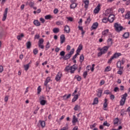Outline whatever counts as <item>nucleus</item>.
<instances>
[{"label": "nucleus", "mask_w": 130, "mask_h": 130, "mask_svg": "<svg viewBox=\"0 0 130 130\" xmlns=\"http://www.w3.org/2000/svg\"><path fill=\"white\" fill-rule=\"evenodd\" d=\"M24 37V34H21L20 35H18L17 36V39L18 40H22V38Z\"/></svg>", "instance_id": "obj_27"}, {"label": "nucleus", "mask_w": 130, "mask_h": 130, "mask_svg": "<svg viewBox=\"0 0 130 130\" xmlns=\"http://www.w3.org/2000/svg\"><path fill=\"white\" fill-rule=\"evenodd\" d=\"M98 102H99V101L98 100V98H95L93 100V103H92V105H95V104H98Z\"/></svg>", "instance_id": "obj_25"}, {"label": "nucleus", "mask_w": 130, "mask_h": 130, "mask_svg": "<svg viewBox=\"0 0 130 130\" xmlns=\"http://www.w3.org/2000/svg\"><path fill=\"white\" fill-rule=\"evenodd\" d=\"M33 53L36 55V54H37V53H38V49L37 48H35L34 50H33Z\"/></svg>", "instance_id": "obj_53"}, {"label": "nucleus", "mask_w": 130, "mask_h": 130, "mask_svg": "<svg viewBox=\"0 0 130 130\" xmlns=\"http://www.w3.org/2000/svg\"><path fill=\"white\" fill-rule=\"evenodd\" d=\"M122 96L123 97H122V99L123 100H126V97H127V93H125Z\"/></svg>", "instance_id": "obj_48"}, {"label": "nucleus", "mask_w": 130, "mask_h": 130, "mask_svg": "<svg viewBox=\"0 0 130 130\" xmlns=\"http://www.w3.org/2000/svg\"><path fill=\"white\" fill-rule=\"evenodd\" d=\"M84 4H85V6L84 8L85 9H88V7L89 6V1L86 0L84 2Z\"/></svg>", "instance_id": "obj_33"}, {"label": "nucleus", "mask_w": 130, "mask_h": 130, "mask_svg": "<svg viewBox=\"0 0 130 130\" xmlns=\"http://www.w3.org/2000/svg\"><path fill=\"white\" fill-rule=\"evenodd\" d=\"M98 26H99V24L98 23V22H94L92 24L91 28L92 30H96V29H97V28L98 27Z\"/></svg>", "instance_id": "obj_6"}, {"label": "nucleus", "mask_w": 130, "mask_h": 130, "mask_svg": "<svg viewBox=\"0 0 130 130\" xmlns=\"http://www.w3.org/2000/svg\"><path fill=\"white\" fill-rule=\"evenodd\" d=\"M129 36V32H125L123 35V37L124 38H128Z\"/></svg>", "instance_id": "obj_34"}, {"label": "nucleus", "mask_w": 130, "mask_h": 130, "mask_svg": "<svg viewBox=\"0 0 130 130\" xmlns=\"http://www.w3.org/2000/svg\"><path fill=\"white\" fill-rule=\"evenodd\" d=\"M49 48H50V44L48 42L45 46V50H48Z\"/></svg>", "instance_id": "obj_30"}, {"label": "nucleus", "mask_w": 130, "mask_h": 130, "mask_svg": "<svg viewBox=\"0 0 130 130\" xmlns=\"http://www.w3.org/2000/svg\"><path fill=\"white\" fill-rule=\"evenodd\" d=\"M80 106L78 105H76L75 106V107H74V110L75 111H78V110H79V109H80Z\"/></svg>", "instance_id": "obj_41"}, {"label": "nucleus", "mask_w": 130, "mask_h": 130, "mask_svg": "<svg viewBox=\"0 0 130 130\" xmlns=\"http://www.w3.org/2000/svg\"><path fill=\"white\" fill-rule=\"evenodd\" d=\"M74 51H75V49H71L70 53L68 54H69V55H70V56H72V55H73V54H74Z\"/></svg>", "instance_id": "obj_49"}, {"label": "nucleus", "mask_w": 130, "mask_h": 130, "mask_svg": "<svg viewBox=\"0 0 130 130\" xmlns=\"http://www.w3.org/2000/svg\"><path fill=\"white\" fill-rule=\"evenodd\" d=\"M114 59V58L113 57V56L109 59L108 61V63H111L112 62V60Z\"/></svg>", "instance_id": "obj_55"}, {"label": "nucleus", "mask_w": 130, "mask_h": 130, "mask_svg": "<svg viewBox=\"0 0 130 130\" xmlns=\"http://www.w3.org/2000/svg\"><path fill=\"white\" fill-rule=\"evenodd\" d=\"M24 70L27 71L29 70L30 68V63H27V64L24 65Z\"/></svg>", "instance_id": "obj_23"}, {"label": "nucleus", "mask_w": 130, "mask_h": 130, "mask_svg": "<svg viewBox=\"0 0 130 130\" xmlns=\"http://www.w3.org/2000/svg\"><path fill=\"white\" fill-rule=\"evenodd\" d=\"M117 67L118 69H121L122 70H123V67H121V61H118L117 62Z\"/></svg>", "instance_id": "obj_14"}, {"label": "nucleus", "mask_w": 130, "mask_h": 130, "mask_svg": "<svg viewBox=\"0 0 130 130\" xmlns=\"http://www.w3.org/2000/svg\"><path fill=\"white\" fill-rule=\"evenodd\" d=\"M114 15L113 14H110L108 18V20L110 23H112L114 21Z\"/></svg>", "instance_id": "obj_2"}, {"label": "nucleus", "mask_w": 130, "mask_h": 130, "mask_svg": "<svg viewBox=\"0 0 130 130\" xmlns=\"http://www.w3.org/2000/svg\"><path fill=\"white\" fill-rule=\"evenodd\" d=\"M39 123L42 127H44V126H45V121L40 120Z\"/></svg>", "instance_id": "obj_29"}, {"label": "nucleus", "mask_w": 130, "mask_h": 130, "mask_svg": "<svg viewBox=\"0 0 130 130\" xmlns=\"http://www.w3.org/2000/svg\"><path fill=\"white\" fill-rule=\"evenodd\" d=\"M118 12L119 13H120V12H121V14H123V13H124V8H122L119 9L118 10Z\"/></svg>", "instance_id": "obj_42"}, {"label": "nucleus", "mask_w": 130, "mask_h": 130, "mask_svg": "<svg viewBox=\"0 0 130 130\" xmlns=\"http://www.w3.org/2000/svg\"><path fill=\"white\" fill-rule=\"evenodd\" d=\"M53 33L56 34L59 32V29L58 27H55L53 29Z\"/></svg>", "instance_id": "obj_28"}, {"label": "nucleus", "mask_w": 130, "mask_h": 130, "mask_svg": "<svg viewBox=\"0 0 130 130\" xmlns=\"http://www.w3.org/2000/svg\"><path fill=\"white\" fill-rule=\"evenodd\" d=\"M107 42H108V46H107L109 47V48L111 45H112V43H113L112 39H108L107 40Z\"/></svg>", "instance_id": "obj_12"}, {"label": "nucleus", "mask_w": 130, "mask_h": 130, "mask_svg": "<svg viewBox=\"0 0 130 130\" xmlns=\"http://www.w3.org/2000/svg\"><path fill=\"white\" fill-rule=\"evenodd\" d=\"M65 72H69V71H72V67L69 66H66L64 69Z\"/></svg>", "instance_id": "obj_31"}, {"label": "nucleus", "mask_w": 130, "mask_h": 130, "mask_svg": "<svg viewBox=\"0 0 130 130\" xmlns=\"http://www.w3.org/2000/svg\"><path fill=\"white\" fill-rule=\"evenodd\" d=\"M114 28L116 32H120L122 30H125V28H123L120 24H118L117 23L114 24Z\"/></svg>", "instance_id": "obj_1"}, {"label": "nucleus", "mask_w": 130, "mask_h": 130, "mask_svg": "<svg viewBox=\"0 0 130 130\" xmlns=\"http://www.w3.org/2000/svg\"><path fill=\"white\" fill-rule=\"evenodd\" d=\"M39 38H40V36L38 34H37L35 36V39H39Z\"/></svg>", "instance_id": "obj_58"}, {"label": "nucleus", "mask_w": 130, "mask_h": 130, "mask_svg": "<svg viewBox=\"0 0 130 130\" xmlns=\"http://www.w3.org/2000/svg\"><path fill=\"white\" fill-rule=\"evenodd\" d=\"M118 123V118H116L114 120V124H117Z\"/></svg>", "instance_id": "obj_56"}, {"label": "nucleus", "mask_w": 130, "mask_h": 130, "mask_svg": "<svg viewBox=\"0 0 130 130\" xmlns=\"http://www.w3.org/2000/svg\"><path fill=\"white\" fill-rule=\"evenodd\" d=\"M50 82V77H48L45 81V86H47V84Z\"/></svg>", "instance_id": "obj_18"}, {"label": "nucleus", "mask_w": 130, "mask_h": 130, "mask_svg": "<svg viewBox=\"0 0 130 130\" xmlns=\"http://www.w3.org/2000/svg\"><path fill=\"white\" fill-rule=\"evenodd\" d=\"M74 98H73L72 102H76L77 100H78V99L79 98V95L76 94L74 95Z\"/></svg>", "instance_id": "obj_20"}, {"label": "nucleus", "mask_w": 130, "mask_h": 130, "mask_svg": "<svg viewBox=\"0 0 130 130\" xmlns=\"http://www.w3.org/2000/svg\"><path fill=\"white\" fill-rule=\"evenodd\" d=\"M114 92H117L118 91H119V88L118 87H116L114 89Z\"/></svg>", "instance_id": "obj_63"}, {"label": "nucleus", "mask_w": 130, "mask_h": 130, "mask_svg": "<svg viewBox=\"0 0 130 130\" xmlns=\"http://www.w3.org/2000/svg\"><path fill=\"white\" fill-rule=\"evenodd\" d=\"M76 78L77 81H78V82H80V81H81L82 80V78H81V76H79V75H76L75 76V77Z\"/></svg>", "instance_id": "obj_46"}, {"label": "nucleus", "mask_w": 130, "mask_h": 130, "mask_svg": "<svg viewBox=\"0 0 130 130\" xmlns=\"http://www.w3.org/2000/svg\"><path fill=\"white\" fill-rule=\"evenodd\" d=\"M125 19H130V11L127 12V13L125 15Z\"/></svg>", "instance_id": "obj_36"}, {"label": "nucleus", "mask_w": 130, "mask_h": 130, "mask_svg": "<svg viewBox=\"0 0 130 130\" xmlns=\"http://www.w3.org/2000/svg\"><path fill=\"white\" fill-rule=\"evenodd\" d=\"M34 25H35V26H39L41 25L40 22L38 20H34Z\"/></svg>", "instance_id": "obj_22"}, {"label": "nucleus", "mask_w": 130, "mask_h": 130, "mask_svg": "<svg viewBox=\"0 0 130 130\" xmlns=\"http://www.w3.org/2000/svg\"><path fill=\"white\" fill-rule=\"evenodd\" d=\"M87 75H88V72H87V71H85L83 73V76L84 79H86Z\"/></svg>", "instance_id": "obj_57"}, {"label": "nucleus", "mask_w": 130, "mask_h": 130, "mask_svg": "<svg viewBox=\"0 0 130 130\" xmlns=\"http://www.w3.org/2000/svg\"><path fill=\"white\" fill-rule=\"evenodd\" d=\"M100 7H101L100 4H98L97 7L95 8V9L93 11L94 14H98L99 13V11H100V9H101Z\"/></svg>", "instance_id": "obj_7"}, {"label": "nucleus", "mask_w": 130, "mask_h": 130, "mask_svg": "<svg viewBox=\"0 0 130 130\" xmlns=\"http://www.w3.org/2000/svg\"><path fill=\"white\" fill-rule=\"evenodd\" d=\"M121 55V53H115L112 56L114 57V58H117V57H119V56Z\"/></svg>", "instance_id": "obj_17"}, {"label": "nucleus", "mask_w": 130, "mask_h": 130, "mask_svg": "<svg viewBox=\"0 0 130 130\" xmlns=\"http://www.w3.org/2000/svg\"><path fill=\"white\" fill-rule=\"evenodd\" d=\"M77 6H78L77 4L72 3V4L70 5V9H75V8L77 7Z\"/></svg>", "instance_id": "obj_26"}, {"label": "nucleus", "mask_w": 130, "mask_h": 130, "mask_svg": "<svg viewBox=\"0 0 130 130\" xmlns=\"http://www.w3.org/2000/svg\"><path fill=\"white\" fill-rule=\"evenodd\" d=\"M45 19L46 20H50L52 19V16L51 15H47L45 16Z\"/></svg>", "instance_id": "obj_32"}, {"label": "nucleus", "mask_w": 130, "mask_h": 130, "mask_svg": "<svg viewBox=\"0 0 130 130\" xmlns=\"http://www.w3.org/2000/svg\"><path fill=\"white\" fill-rule=\"evenodd\" d=\"M109 32V29H107L105 30H104L102 32V34L103 35V36H106L107 34Z\"/></svg>", "instance_id": "obj_19"}, {"label": "nucleus", "mask_w": 130, "mask_h": 130, "mask_svg": "<svg viewBox=\"0 0 130 130\" xmlns=\"http://www.w3.org/2000/svg\"><path fill=\"white\" fill-rule=\"evenodd\" d=\"M67 19H68V20H69V21H70V22H73V18H72L71 17H67Z\"/></svg>", "instance_id": "obj_64"}, {"label": "nucleus", "mask_w": 130, "mask_h": 130, "mask_svg": "<svg viewBox=\"0 0 130 130\" xmlns=\"http://www.w3.org/2000/svg\"><path fill=\"white\" fill-rule=\"evenodd\" d=\"M64 31L66 32V33L69 34V33L71 32V28H70V26H69V25H66L64 26Z\"/></svg>", "instance_id": "obj_9"}, {"label": "nucleus", "mask_w": 130, "mask_h": 130, "mask_svg": "<svg viewBox=\"0 0 130 130\" xmlns=\"http://www.w3.org/2000/svg\"><path fill=\"white\" fill-rule=\"evenodd\" d=\"M104 94H106L107 95H109L110 94H111V92H109V90H105L104 91Z\"/></svg>", "instance_id": "obj_59"}, {"label": "nucleus", "mask_w": 130, "mask_h": 130, "mask_svg": "<svg viewBox=\"0 0 130 130\" xmlns=\"http://www.w3.org/2000/svg\"><path fill=\"white\" fill-rule=\"evenodd\" d=\"M71 71H70L71 74H74L75 73V71L78 69L77 67V64H74L73 66L71 67Z\"/></svg>", "instance_id": "obj_3"}, {"label": "nucleus", "mask_w": 130, "mask_h": 130, "mask_svg": "<svg viewBox=\"0 0 130 130\" xmlns=\"http://www.w3.org/2000/svg\"><path fill=\"white\" fill-rule=\"evenodd\" d=\"M62 74L60 72L58 73L57 74L56 77H55V80L56 82H58L60 80V78H61Z\"/></svg>", "instance_id": "obj_8"}, {"label": "nucleus", "mask_w": 130, "mask_h": 130, "mask_svg": "<svg viewBox=\"0 0 130 130\" xmlns=\"http://www.w3.org/2000/svg\"><path fill=\"white\" fill-rule=\"evenodd\" d=\"M9 9H8V8H6L5 10V12L4 13V16L3 18L2 19V21H6V19H7V15L8 14V11Z\"/></svg>", "instance_id": "obj_5"}, {"label": "nucleus", "mask_w": 130, "mask_h": 130, "mask_svg": "<svg viewBox=\"0 0 130 130\" xmlns=\"http://www.w3.org/2000/svg\"><path fill=\"white\" fill-rule=\"evenodd\" d=\"M71 96H72V94L71 93L69 94L68 95L65 94L63 96V98L64 100H67V99H69V98H70Z\"/></svg>", "instance_id": "obj_24"}, {"label": "nucleus", "mask_w": 130, "mask_h": 130, "mask_svg": "<svg viewBox=\"0 0 130 130\" xmlns=\"http://www.w3.org/2000/svg\"><path fill=\"white\" fill-rule=\"evenodd\" d=\"M102 21L103 23H107V22H108V18L106 17H104L103 19H102Z\"/></svg>", "instance_id": "obj_47"}, {"label": "nucleus", "mask_w": 130, "mask_h": 130, "mask_svg": "<svg viewBox=\"0 0 130 130\" xmlns=\"http://www.w3.org/2000/svg\"><path fill=\"white\" fill-rule=\"evenodd\" d=\"M84 55L82 54L81 55H80L79 59L80 62H83V61H84Z\"/></svg>", "instance_id": "obj_38"}, {"label": "nucleus", "mask_w": 130, "mask_h": 130, "mask_svg": "<svg viewBox=\"0 0 130 130\" xmlns=\"http://www.w3.org/2000/svg\"><path fill=\"white\" fill-rule=\"evenodd\" d=\"M79 54H80V53L76 52L75 55L73 57L72 60L76 59V58H77V56H78Z\"/></svg>", "instance_id": "obj_51"}, {"label": "nucleus", "mask_w": 130, "mask_h": 130, "mask_svg": "<svg viewBox=\"0 0 130 130\" xmlns=\"http://www.w3.org/2000/svg\"><path fill=\"white\" fill-rule=\"evenodd\" d=\"M71 56L68 53L64 57H63V60H67V59H70L71 58Z\"/></svg>", "instance_id": "obj_16"}, {"label": "nucleus", "mask_w": 130, "mask_h": 130, "mask_svg": "<svg viewBox=\"0 0 130 130\" xmlns=\"http://www.w3.org/2000/svg\"><path fill=\"white\" fill-rule=\"evenodd\" d=\"M122 71H123V69H120L117 72V74L118 75H122Z\"/></svg>", "instance_id": "obj_54"}, {"label": "nucleus", "mask_w": 130, "mask_h": 130, "mask_svg": "<svg viewBox=\"0 0 130 130\" xmlns=\"http://www.w3.org/2000/svg\"><path fill=\"white\" fill-rule=\"evenodd\" d=\"M65 55H66V52H64V51H62L60 52L59 55H60V56L64 57Z\"/></svg>", "instance_id": "obj_45"}, {"label": "nucleus", "mask_w": 130, "mask_h": 130, "mask_svg": "<svg viewBox=\"0 0 130 130\" xmlns=\"http://www.w3.org/2000/svg\"><path fill=\"white\" fill-rule=\"evenodd\" d=\"M107 99H105V103H104V108H106L107 107L108 104H107Z\"/></svg>", "instance_id": "obj_37"}, {"label": "nucleus", "mask_w": 130, "mask_h": 130, "mask_svg": "<svg viewBox=\"0 0 130 130\" xmlns=\"http://www.w3.org/2000/svg\"><path fill=\"white\" fill-rule=\"evenodd\" d=\"M103 92V90L101 89H99V91L98 93L96 94V96H98V97H99V98H100V97H101V96H102V92Z\"/></svg>", "instance_id": "obj_13"}, {"label": "nucleus", "mask_w": 130, "mask_h": 130, "mask_svg": "<svg viewBox=\"0 0 130 130\" xmlns=\"http://www.w3.org/2000/svg\"><path fill=\"white\" fill-rule=\"evenodd\" d=\"M76 122H79V121L78 120V118L76 117V115H73L72 120V123H73V125H75Z\"/></svg>", "instance_id": "obj_11"}, {"label": "nucleus", "mask_w": 130, "mask_h": 130, "mask_svg": "<svg viewBox=\"0 0 130 130\" xmlns=\"http://www.w3.org/2000/svg\"><path fill=\"white\" fill-rule=\"evenodd\" d=\"M124 103H125V100H122V99H121L120 101V105L121 106H123V105H124Z\"/></svg>", "instance_id": "obj_35"}, {"label": "nucleus", "mask_w": 130, "mask_h": 130, "mask_svg": "<svg viewBox=\"0 0 130 130\" xmlns=\"http://www.w3.org/2000/svg\"><path fill=\"white\" fill-rule=\"evenodd\" d=\"M56 25L60 26V25H62V24H63V22L61 21H58L56 22Z\"/></svg>", "instance_id": "obj_52"}, {"label": "nucleus", "mask_w": 130, "mask_h": 130, "mask_svg": "<svg viewBox=\"0 0 130 130\" xmlns=\"http://www.w3.org/2000/svg\"><path fill=\"white\" fill-rule=\"evenodd\" d=\"M111 71V68H110V66H107L105 69V72H110Z\"/></svg>", "instance_id": "obj_43"}, {"label": "nucleus", "mask_w": 130, "mask_h": 130, "mask_svg": "<svg viewBox=\"0 0 130 130\" xmlns=\"http://www.w3.org/2000/svg\"><path fill=\"white\" fill-rule=\"evenodd\" d=\"M82 49H83V46L82 45H80L76 50V52L80 53Z\"/></svg>", "instance_id": "obj_15"}, {"label": "nucleus", "mask_w": 130, "mask_h": 130, "mask_svg": "<svg viewBox=\"0 0 130 130\" xmlns=\"http://www.w3.org/2000/svg\"><path fill=\"white\" fill-rule=\"evenodd\" d=\"M26 48L27 49H30L31 48V42L28 41L27 42H26Z\"/></svg>", "instance_id": "obj_21"}, {"label": "nucleus", "mask_w": 130, "mask_h": 130, "mask_svg": "<svg viewBox=\"0 0 130 130\" xmlns=\"http://www.w3.org/2000/svg\"><path fill=\"white\" fill-rule=\"evenodd\" d=\"M91 22V18H90V16L87 18L86 21L85 22V24H90V22Z\"/></svg>", "instance_id": "obj_40"}, {"label": "nucleus", "mask_w": 130, "mask_h": 130, "mask_svg": "<svg viewBox=\"0 0 130 130\" xmlns=\"http://www.w3.org/2000/svg\"><path fill=\"white\" fill-rule=\"evenodd\" d=\"M46 103V101L44 100H41L40 101L41 105L44 106Z\"/></svg>", "instance_id": "obj_39"}, {"label": "nucleus", "mask_w": 130, "mask_h": 130, "mask_svg": "<svg viewBox=\"0 0 130 130\" xmlns=\"http://www.w3.org/2000/svg\"><path fill=\"white\" fill-rule=\"evenodd\" d=\"M38 94H40V92H41V87L40 86H39L38 87Z\"/></svg>", "instance_id": "obj_61"}, {"label": "nucleus", "mask_w": 130, "mask_h": 130, "mask_svg": "<svg viewBox=\"0 0 130 130\" xmlns=\"http://www.w3.org/2000/svg\"><path fill=\"white\" fill-rule=\"evenodd\" d=\"M110 98L111 100H114V98H115V96H114V95L111 94L110 96Z\"/></svg>", "instance_id": "obj_60"}, {"label": "nucleus", "mask_w": 130, "mask_h": 130, "mask_svg": "<svg viewBox=\"0 0 130 130\" xmlns=\"http://www.w3.org/2000/svg\"><path fill=\"white\" fill-rule=\"evenodd\" d=\"M60 44H62L66 41V36L64 35H61L60 37Z\"/></svg>", "instance_id": "obj_10"}, {"label": "nucleus", "mask_w": 130, "mask_h": 130, "mask_svg": "<svg viewBox=\"0 0 130 130\" xmlns=\"http://www.w3.org/2000/svg\"><path fill=\"white\" fill-rule=\"evenodd\" d=\"M29 7H30V8H33V7H34V3L33 2L29 3Z\"/></svg>", "instance_id": "obj_62"}, {"label": "nucleus", "mask_w": 130, "mask_h": 130, "mask_svg": "<svg viewBox=\"0 0 130 130\" xmlns=\"http://www.w3.org/2000/svg\"><path fill=\"white\" fill-rule=\"evenodd\" d=\"M43 42H44V40L43 38L40 39L39 41L38 45L43 44Z\"/></svg>", "instance_id": "obj_44"}, {"label": "nucleus", "mask_w": 130, "mask_h": 130, "mask_svg": "<svg viewBox=\"0 0 130 130\" xmlns=\"http://www.w3.org/2000/svg\"><path fill=\"white\" fill-rule=\"evenodd\" d=\"M108 48H109V47H107V46H104L102 49H100V51H101L103 54H105V53L107 52Z\"/></svg>", "instance_id": "obj_4"}, {"label": "nucleus", "mask_w": 130, "mask_h": 130, "mask_svg": "<svg viewBox=\"0 0 130 130\" xmlns=\"http://www.w3.org/2000/svg\"><path fill=\"white\" fill-rule=\"evenodd\" d=\"M103 125H104L105 126H110V124H109L107 122V121H106L103 123Z\"/></svg>", "instance_id": "obj_50"}]
</instances>
